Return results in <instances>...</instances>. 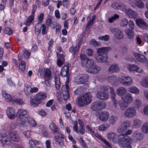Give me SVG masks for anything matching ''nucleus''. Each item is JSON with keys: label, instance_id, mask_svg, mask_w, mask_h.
I'll return each instance as SVG.
<instances>
[{"label": "nucleus", "instance_id": "b1692460", "mask_svg": "<svg viewBox=\"0 0 148 148\" xmlns=\"http://www.w3.org/2000/svg\"><path fill=\"white\" fill-rule=\"evenodd\" d=\"M47 97V95L45 92L38 93V104L41 103L44 99Z\"/></svg>", "mask_w": 148, "mask_h": 148}, {"label": "nucleus", "instance_id": "4be33fe9", "mask_svg": "<svg viewBox=\"0 0 148 148\" xmlns=\"http://www.w3.org/2000/svg\"><path fill=\"white\" fill-rule=\"evenodd\" d=\"M57 55L59 58L57 60V64L58 66H61L64 64L65 61L64 55L62 54H59L58 52L57 53Z\"/></svg>", "mask_w": 148, "mask_h": 148}, {"label": "nucleus", "instance_id": "2f4dec72", "mask_svg": "<svg viewBox=\"0 0 148 148\" xmlns=\"http://www.w3.org/2000/svg\"><path fill=\"white\" fill-rule=\"evenodd\" d=\"M27 111L22 109H18L16 113L17 116H18L20 118H21L27 114Z\"/></svg>", "mask_w": 148, "mask_h": 148}, {"label": "nucleus", "instance_id": "5fc2aeb1", "mask_svg": "<svg viewBox=\"0 0 148 148\" xmlns=\"http://www.w3.org/2000/svg\"><path fill=\"white\" fill-rule=\"evenodd\" d=\"M45 68L42 66H40L39 68L38 73L40 76H43L45 71Z\"/></svg>", "mask_w": 148, "mask_h": 148}, {"label": "nucleus", "instance_id": "cd10ccee", "mask_svg": "<svg viewBox=\"0 0 148 148\" xmlns=\"http://www.w3.org/2000/svg\"><path fill=\"white\" fill-rule=\"evenodd\" d=\"M143 136V135L141 133L137 132L133 133V138L134 140L137 141L141 140Z\"/></svg>", "mask_w": 148, "mask_h": 148}, {"label": "nucleus", "instance_id": "680f3d73", "mask_svg": "<svg viewBox=\"0 0 148 148\" xmlns=\"http://www.w3.org/2000/svg\"><path fill=\"white\" fill-rule=\"evenodd\" d=\"M118 118L116 116H111L110 118V123L112 124H114L115 122L117 121Z\"/></svg>", "mask_w": 148, "mask_h": 148}, {"label": "nucleus", "instance_id": "5701e85b", "mask_svg": "<svg viewBox=\"0 0 148 148\" xmlns=\"http://www.w3.org/2000/svg\"><path fill=\"white\" fill-rule=\"evenodd\" d=\"M27 123L32 126H34L36 125V122L34 120L30 117H27L26 118L25 121H22L21 122V124L24 125V123Z\"/></svg>", "mask_w": 148, "mask_h": 148}, {"label": "nucleus", "instance_id": "f8f14e48", "mask_svg": "<svg viewBox=\"0 0 148 148\" xmlns=\"http://www.w3.org/2000/svg\"><path fill=\"white\" fill-rule=\"evenodd\" d=\"M6 114L8 117L10 119H14L15 117V109L12 107H8L6 111Z\"/></svg>", "mask_w": 148, "mask_h": 148}, {"label": "nucleus", "instance_id": "0eeeda50", "mask_svg": "<svg viewBox=\"0 0 148 148\" xmlns=\"http://www.w3.org/2000/svg\"><path fill=\"white\" fill-rule=\"evenodd\" d=\"M88 76L85 73L79 74L76 78L75 81L78 84H83L88 80Z\"/></svg>", "mask_w": 148, "mask_h": 148}, {"label": "nucleus", "instance_id": "a18cd8bd", "mask_svg": "<svg viewBox=\"0 0 148 148\" xmlns=\"http://www.w3.org/2000/svg\"><path fill=\"white\" fill-rule=\"evenodd\" d=\"M30 103L32 107H36L37 106V97L36 96L32 98L30 101Z\"/></svg>", "mask_w": 148, "mask_h": 148}, {"label": "nucleus", "instance_id": "bb28decb", "mask_svg": "<svg viewBox=\"0 0 148 148\" xmlns=\"http://www.w3.org/2000/svg\"><path fill=\"white\" fill-rule=\"evenodd\" d=\"M116 92L117 95L122 97L126 93V90L123 87H121L118 88L116 90Z\"/></svg>", "mask_w": 148, "mask_h": 148}, {"label": "nucleus", "instance_id": "473e14b6", "mask_svg": "<svg viewBox=\"0 0 148 148\" xmlns=\"http://www.w3.org/2000/svg\"><path fill=\"white\" fill-rule=\"evenodd\" d=\"M112 7L114 9L123 10L125 8V6L123 4H118L116 3H114L112 4Z\"/></svg>", "mask_w": 148, "mask_h": 148}, {"label": "nucleus", "instance_id": "3c124183", "mask_svg": "<svg viewBox=\"0 0 148 148\" xmlns=\"http://www.w3.org/2000/svg\"><path fill=\"white\" fill-rule=\"evenodd\" d=\"M98 111L105 108L106 106V103L104 102H98Z\"/></svg>", "mask_w": 148, "mask_h": 148}, {"label": "nucleus", "instance_id": "2eb2a0df", "mask_svg": "<svg viewBox=\"0 0 148 148\" xmlns=\"http://www.w3.org/2000/svg\"><path fill=\"white\" fill-rule=\"evenodd\" d=\"M136 23L138 25L143 29H146L148 26L145 22L142 19L137 18L136 20Z\"/></svg>", "mask_w": 148, "mask_h": 148}, {"label": "nucleus", "instance_id": "58836bf2", "mask_svg": "<svg viewBox=\"0 0 148 148\" xmlns=\"http://www.w3.org/2000/svg\"><path fill=\"white\" fill-rule=\"evenodd\" d=\"M129 91L131 92L134 93L135 94H138L139 92V90L135 86L129 88Z\"/></svg>", "mask_w": 148, "mask_h": 148}, {"label": "nucleus", "instance_id": "79ce46f5", "mask_svg": "<svg viewBox=\"0 0 148 148\" xmlns=\"http://www.w3.org/2000/svg\"><path fill=\"white\" fill-rule=\"evenodd\" d=\"M12 102H15L18 103L19 105H22L23 104L24 101L22 99H16L15 97H13Z\"/></svg>", "mask_w": 148, "mask_h": 148}, {"label": "nucleus", "instance_id": "6ab92c4d", "mask_svg": "<svg viewBox=\"0 0 148 148\" xmlns=\"http://www.w3.org/2000/svg\"><path fill=\"white\" fill-rule=\"evenodd\" d=\"M37 8V6L36 5H33V9L31 15H30L27 18L26 20L27 23L26 25H27V23H31L33 21L34 18V14L36 12Z\"/></svg>", "mask_w": 148, "mask_h": 148}, {"label": "nucleus", "instance_id": "13d9d810", "mask_svg": "<svg viewBox=\"0 0 148 148\" xmlns=\"http://www.w3.org/2000/svg\"><path fill=\"white\" fill-rule=\"evenodd\" d=\"M128 21L125 18H123L120 22V25L121 26H125L128 24Z\"/></svg>", "mask_w": 148, "mask_h": 148}, {"label": "nucleus", "instance_id": "8fccbe9b", "mask_svg": "<svg viewBox=\"0 0 148 148\" xmlns=\"http://www.w3.org/2000/svg\"><path fill=\"white\" fill-rule=\"evenodd\" d=\"M141 83L143 86L148 87V77H145V79L141 82Z\"/></svg>", "mask_w": 148, "mask_h": 148}, {"label": "nucleus", "instance_id": "9d476101", "mask_svg": "<svg viewBox=\"0 0 148 148\" xmlns=\"http://www.w3.org/2000/svg\"><path fill=\"white\" fill-rule=\"evenodd\" d=\"M119 82L125 86H129L132 84V78L130 77L125 76L121 77L119 80Z\"/></svg>", "mask_w": 148, "mask_h": 148}, {"label": "nucleus", "instance_id": "20e7f679", "mask_svg": "<svg viewBox=\"0 0 148 148\" xmlns=\"http://www.w3.org/2000/svg\"><path fill=\"white\" fill-rule=\"evenodd\" d=\"M131 123L128 121H126L123 122L121 125L117 128L118 132L122 136H124L125 135L127 128L130 127Z\"/></svg>", "mask_w": 148, "mask_h": 148}, {"label": "nucleus", "instance_id": "f03ea898", "mask_svg": "<svg viewBox=\"0 0 148 148\" xmlns=\"http://www.w3.org/2000/svg\"><path fill=\"white\" fill-rule=\"evenodd\" d=\"M79 57L81 64L83 67L86 68L87 71L95 64L94 61L92 60L88 59L84 54H81Z\"/></svg>", "mask_w": 148, "mask_h": 148}, {"label": "nucleus", "instance_id": "f704fd0d", "mask_svg": "<svg viewBox=\"0 0 148 148\" xmlns=\"http://www.w3.org/2000/svg\"><path fill=\"white\" fill-rule=\"evenodd\" d=\"M3 96L7 101L12 102L13 97H12L10 95L8 94L5 91L3 92Z\"/></svg>", "mask_w": 148, "mask_h": 148}, {"label": "nucleus", "instance_id": "1a4fd4ad", "mask_svg": "<svg viewBox=\"0 0 148 148\" xmlns=\"http://www.w3.org/2000/svg\"><path fill=\"white\" fill-rule=\"evenodd\" d=\"M136 110L134 107L128 108L124 112V116L127 118H131L136 114Z\"/></svg>", "mask_w": 148, "mask_h": 148}, {"label": "nucleus", "instance_id": "c9c22d12", "mask_svg": "<svg viewBox=\"0 0 148 148\" xmlns=\"http://www.w3.org/2000/svg\"><path fill=\"white\" fill-rule=\"evenodd\" d=\"M49 129L53 132L54 134L56 133H58V128L57 126L53 123H51L49 126Z\"/></svg>", "mask_w": 148, "mask_h": 148}, {"label": "nucleus", "instance_id": "4d7b16f0", "mask_svg": "<svg viewBox=\"0 0 148 148\" xmlns=\"http://www.w3.org/2000/svg\"><path fill=\"white\" fill-rule=\"evenodd\" d=\"M4 33L6 34L10 35L12 34L13 31L10 28L7 27L5 29Z\"/></svg>", "mask_w": 148, "mask_h": 148}, {"label": "nucleus", "instance_id": "7ed1b4c3", "mask_svg": "<svg viewBox=\"0 0 148 148\" xmlns=\"http://www.w3.org/2000/svg\"><path fill=\"white\" fill-rule=\"evenodd\" d=\"M131 139L127 136H120L118 141L120 146L123 148H132L131 146Z\"/></svg>", "mask_w": 148, "mask_h": 148}, {"label": "nucleus", "instance_id": "0e129e2a", "mask_svg": "<svg viewBox=\"0 0 148 148\" xmlns=\"http://www.w3.org/2000/svg\"><path fill=\"white\" fill-rule=\"evenodd\" d=\"M44 14L43 13H41L39 16L38 18V23H41L43 19Z\"/></svg>", "mask_w": 148, "mask_h": 148}, {"label": "nucleus", "instance_id": "bf43d9fd", "mask_svg": "<svg viewBox=\"0 0 148 148\" xmlns=\"http://www.w3.org/2000/svg\"><path fill=\"white\" fill-rule=\"evenodd\" d=\"M83 89V87H80L78 88L75 91V93L77 95H79L81 93L83 92L82 90Z\"/></svg>", "mask_w": 148, "mask_h": 148}, {"label": "nucleus", "instance_id": "7c9ffc66", "mask_svg": "<svg viewBox=\"0 0 148 148\" xmlns=\"http://www.w3.org/2000/svg\"><path fill=\"white\" fill-rule=\"evenodd\" d=\"M125 33L127 35V37L129 39L132 38L134 36V33L133 30L130 29H127L125 31Z\"/></svg>", "mask_w": 148, "mask_h": 148}, {"label": "nucleus", "instance_id": "864d4df0", "mask_svg": "<svg viewBox=\"0 0 148 148\" xmlns=\"http://www.w3.org/2000/svg\"><path fill=\"white\" fill-rule=\"evenodd\" d=\"M29 145L30 146L32 147H36L37 142L36 140H33L31 139L29 140Z\"/></svg>", "mask_w": 148, "mask_h": 148}, {"label": "nucleus", "instance_id": "f3484780", "mask_svg": "<svg viewBox=\"0 0 148 148\" xmlns=\"http://www.w3.org/2000/svg\"><path fill=\"white\" fill-rule=\"evenodd\" d=\"M82 98L85 104L90 103L92 101V95L89 93H86L83 95Z\"/></svg>", "mask_w": 148, "mask_h": 148}, {"label": "nucleus", "instance_id": "aec40b11", "mask_svg": "<svg viewBox=\"0 0 148 148\" xmlns=\"http://www.w3.org/2000/svg\"><path fill=\"white\" fill-rule=\"evenodd\" d=\"M99 118L102 121L105 122L108 118V114L106 112H101L99 115Z\"/></svg>", "mask_w": 148, "mask_h": 148}, {"label": "nucleus", "instance_id": "603ef678", "mask_svg": "<svg viewBox=\"0 0 148 148\" xmlns=\"http://www.w3.org/2000/svg\"><path fill=\"white\" fill-rule=\"evenodd\" d=\"M77 104L80 106H83L85 104L82 97L78 98L77 99Z\"/></svg>", "mask_w": 148, "mask_h": 148}, {"label": "nucleus", "instance_id": "dca6fc26", "mask_svg": "<svg viewBox=\"0 0 148 148\" xmlns=\"http://www.w3.org/2000/svg\"><path fill=\"white\" fill-rule=\"evenodd\" d=\"M110 89L111 94V98L113 102V105L116 108H117V101L115 99L116 94L115 93L114 90L112 87H110Z\"/></svg>", "mask_w": 148, "mask_h": 148}, {"label": "nucleus", "instance_id": "9b49d317", "mask_svg": "<svg viewBox=\"0 0 148 148\" xmlns=\"http://www.w3.org/2000/svg\"><path fill=\"white\" fill-rule=\"evenodd\" d=\"M0 140L3 144L8 145H10L11 143L8 136L5 133L0 134Z\"/></svg>", "mask_w": 148, "mask_h": 148}, {"label": "nucleus", "instance_id": "338daca9", "mask_svg": "<svg viewBox=\"0 0 148 148\" xmlns=\"http://www.w3.org/2000/svg\"><path fill=\"white\" fill-rule=\"evenodd\" d=\"M51 79V78H45V83L47 86H51L50 81Z\"/></svg>", "mask_w": 148, "mask_h": 148}, {"label": "nucleus", "instance_id": "412c9836", "mask_svg": "<svg viewBox=\"0 0 148 148\" xmlns=\"http://www.w3.org/2000/svg\"><path fill=\"white\" fill-rule=\"evenodd\" d=\"M126 14L129 17L135 18L137 16V13L133 10L130 9H127L125 11Z\"/></svg>", "mask_w": 148, "mask_h": 148}, {"label": "nucleus", "instance_id": "423d86ee", "mask_svg": "<svg viewBox=\"0 0 148 148\" xmlns=\"http://www.w3.org/2000/svg\"><path fill=\"white\" fill-rule=\"evenodd\" d=\"M110 32L117 38L121 39L123 38V33L121 29L116 28H114L112 27H110Z\"/></svg>", "mask_w": 148, "mask_h": 148}, {"label": "nucleus", "instance_id": "e433bc0d", "mask_svg": "<svg viewBox=\"0 0 148 148\" xmlns=\"http://www.w3.org/2000/svg\"><path fill=\"white\" fill-rule=\"evenodd\" d=\"M55 79L56 87L57 89H59L61 86V83L60 82L59 76L58 75L55 76Z\"/></svg>", "mask_w": 148, "mask_h": 148}, {"label": "nucleus", "instance_id": "ea45409f", "mask_svg": "<svg viewBox=\"0 0 148 148\" xmlns=\"http://www.w3.org/2000/svg\"><path fill=\"white\" fill-rule=\"evenodd\" d=\"M115 134L113 132L108 133L107 135L108 139L110 140L114 141L115 140Z\"/></svg>", "mask_w": 148, "mask_h": 148}, {"label": "nucleus", "instance_id": "6e6d98bb", "mask_svg": "<svg viewBox=\"0 0 148 148\" xmlns=\"http://www.w3.org/2000/svg\"><path fill=\"white\" fill-rule=\"evenodd\" d=\"M137 66L134 64L130 65L128 67V69L130 71H136Z\"/></svg>", "mask_w": 148, "mask_h": 148}, {"label": "nucleus", "instance_id": "de8ad7c7", "mask_svg": "<svg viewBox=\"0 0 148 148\" xmlns=\"http://www.w3.org/2000/svg\"><path fill=\"white\" fill-rule=\"evenodd\" d=\"M25 63L24 61L21 62L19 64V68L21 71H23L25 69Z\"/></svg>", "mask_w": 148, "mask_h": 148}, {"label": "nucleus", "instance_id": "a878e982", "mask_svg": "<svg viewBox=\"0 0 148 148\" xmlns=\"http://www.w3.org/2000/svg\"><path fill=\"white\" fill-rule=\"evenodd\" d=\"M119 68L118 64H114L111 65L109 68L108 71L110 73H115L119 71Z\"/></svg>", "mask_w": 148, "mask_h": 148}, {"label": "nucleus", "instance_id": "a19ab883", "mask_svg": "<svg viewBox=\"0 0 148 148\" xmlns=\"http://www.w3.org/2000/svg\"><path fill=\"white\" fill-rule=\"evenodd\" d=\"M135 4L137 7L140 8H143L144 7V3L140 0H137L136 1Z\"/></svg>", "mask_w": 148, "mask_h": 148}, {"label": "nucleus", "instance_id": "a211bd4d", "mask_svg": "<svg viewBox=\"0 0 148 148\" xmlns=\"http://www.w3.org/2000/svg\"><path fill=\"white\" fill-rule=\"evenodd\" d=\"M11 139L15 142H18L20 140V137L15 131L11 132L10 134Z\"/></svg>", "mask_w": 148, "mask_h": 148}, {"label": "nucleus", "instance_id": "4c0bfd02", "mask_svg": "<svg viewBox=\"0 0 148 148\" xmlns=\"http://www.w3.org/2000/svg\"><path fill=\"white\" fill-rule=\"evenodd\" d=\"M51 71L48 69H46L44 73V78H51Z\"/></svg>", "mask_w": 148, "mask_h": 148}, {"label": "nucleus", "instance_id": "4468645a", "mask_svg": "<svg viewBox=\"0 0 148 148\" xmlns=\"http://www.w3.org/2000/svg\"><path fill=\"white\" fill-rule=\"evenodd\" d=\"M69 89V86L68 84V86L65 84V86H63L62 87V90L63 92V96L64 99L65 101L67 100V99L69 98V95L68 92Z\"/></svg>", "mask_w": 148, "mask_h": 148}, {"label": "nucleus", "instance_id": "052dcab7", "mask_svg": "<svg viewBox=\"0 0 148 148\" xmlns=\"http://www.w3.org/2000/svg\"><path fill=\"white\" fill-rule=\"evenodd\" d=\"M109 38V36L108 35L101 36L99 37L98 39L101 40H104L105 41L108 40Z\"/></svg>", "mask_w": 148, "mask_h": 148}, {"label": "nucleus", "instance_id": "c03bdc74", "mask_svg": "<svg viewBox=\"0 0 148 148\" xmlns=\"http://www.w3.org/2000/svg\"><path fill=\"white\" fill-rule=\"evenodd\" d=\"M121 110H124L127 107V104L123 102H119V103Z\"/></svg>", "mask_w": 148, "mask_h": 148}, {"label": "nucleus", "instance_id": "f257e3e1", "mask_svg": "<svg viewBox=\"0 0 148 148\" xmlns=\"http://www.w3.org/2000/svg\"><path fill=\"white\" fill-rule=\"evenodd\" d=\"M111 49L109 47H102L97 49L98 55L95 57L97 62L99 63L105 62L108 60L107 53Z\"/></svg>", "mask_w": 148, "mask_h": 148}, {"label": "nucleus", "instance_id": "39448f33", "mask_svg": "<svg viewBox=\"0 0 148 148\" xmlns=\"http://www.w3.org/2000/svg\"><path fill=\"white\" fill-rule=\"evenodd\" d=\"M60 75L62 77H66L67 80L65 84L67 86L69 82V78L70 76L69 73V67L67 65H64L63 66L62 68Z\"/></svg>", "mask_w": 148, "mask_h": 148}, {"label": "nucleus", "instance_id": "c85d7f7f", "mask_svg": "<svg viewBox=\"0 0 148 148\" xmlns=\"http://www.w3.org/2000/svg\"><path fill=\"white\" fill-rule=\"evenodd\" d=\"M124 101L127 103H130L132 101V97L131 94L127 93L125 96L121 97Z\"/></svg>", "mask_w": 148, "mask_h": 148}, {"label": "nucleus", "instance_id": "37998d69", "mask_svg": "<svg viewBox=\"0 0 148 148\" xmlns=\"http://www.w3.org/2000/svg\"><path fill=\"white\" fill-rule=\"evenodd\" d=\"M108 81L111 83H114L117 81L116 77L114 76H109L108 78Z\"/></svg>", "mask_w": 148, "mask_h": 148}, {"label": "nucleus", "instance_id": "774afa93", "mask_svg": "<svg viewBox=\"0 0 148 148\" xmlns=\"http://www.w3.org/2000/svg\"><path fill=\"white\" fill-rule=\"evenodd\" d=\"M90 43L91 44L93 45L94 46H99L100 45V44L99 43H98L94 39L92 40H91Z\"/></svg>", "mask_w": 148, "mask_h": 148}, {"label": "nucleus", "instance_id": "69168bd1", "mask_svg": "<svg viewBox=\"0 0 148 148\" xmlns=\"http://www.w3.org/2000/svg\"><path fill=\"white\" fill-rule=\"evenodd\" d=\"M31 53L28 50H25L24 53V57L26 59L29 58Z\"/></svg>", "mask_w": 148, "mask_h": 148}, {"label": "nucleus", "instance_id": "393cba45", "mask_svg": "<svg viewBox=\"0 0 148 148\" xmlns=\"http://www.w3.org/2000/svg\"><path fill=\"white\" fill-rule=\"evenodd\" d=\"M101 70L100 67L97 66L95 64L87 71L92 73L96 74L98 73Z\"/></svg>", "mask_w": 148, "mask_h": 148}, {"label": "nucleus", "instance_id": "09e8293b", "mask_svg": "<svg viewBox=\"0 0 148 148\" xmlns=\"http://www.w3.org/2000/svg\"><path fill=\"white\" fill-rule=\"evenodd\" d=\"M98 102H94L91 106V109L95 111L96 110H98V105H99Z\"/></svg>", "mask_w": 148, "mask_h": 148}, {"label": "nucleus", "instance_id": "c756f323", "mask_svg": "<svg viewBox=\"0 0 148 148\" xmlns=\"http://www.w3.org/2000/svg\"><path fill=\"white\" fill-rule=\"evenodd\" d=\"M142 121L138 119H134V120L133 127L134 128H138L141 125Z\"/></svg>", "mask_w": 148, "mask_h": 148}, {"label": "nucleus", "instance_id": "6e6552de", "mask_svg": "<svg viewBox=\"0 0 148 148\" xmlns=\"http://www.w3.org/2000/svg\"><path fill=\"white\" fill-rule=\"evenodd\" d=\"M134 55L138 61L143 63H145L147 67V64H148V59L143 54L136 53H134Z\"/></svg>", "mask_w": 148, "mask_h": 148}, {"label": "nucleus", "instance_id": "72a5a7b5", "mask_svg": "<svg viewBox=\"0 0 148 148\" xmlns=\"http://www.w3.org/2000/svg\"><path fill=\"white\" fill-rule=\"evenodd\" d=\"M141 128L143 133H148V122H147L144 123Z\"/></svg>", "mask_w": 148, "mask_h": 148}, {"label": "nucleus", "instance_id": "ddd939ff", "mask_svg": "<svg viewBox=\"0 0 148 148\" xmlns=\"http://www.w3.org/2000/svg\"><path fill=\"white\" fill-rule=\"evenodd\" d=\"M97 97L99 99L103 100L107 99L109 97V95L107 92L99 91L97 92Z\"/></svg>", "mask_w": 148, "mask_h": 148}, {"label": "nucleus", "instance_id": "49530a36", "mask_svg": "<svg viewBox=\"0 0 148 148\" xmlns=\"http://www.w3.org/2000/svg\"><path fill=\"white\" fill-rule=\"evenodd\" d=\"M119 16L115 14L113 16H112L111 18H109L108 19L109 22L110 23H112L116 19H117L119 18Z\"/></svg>", "mask_w": 148, "mask_h": 148}, {"label": "nucleus", "instance_id": "e2e57ef3", "mask_svg": "<svg viewBox=\"0 0 148 148\" xmlns=\"http://www.w3.org/2000/svg\"><path fill=\"white\" fill-rule=\"evenodd\" d=\"M107 125V127H106L103 124L99 126V130L102 131H104L106 130L109 126V125Z\"/></svg>", "mask_w": 148, "mask_h": 148}]
</instances>
